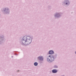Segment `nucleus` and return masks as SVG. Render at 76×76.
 <instances>
[{
	"instance_id": "ddd939ff",
	"label": "nucleus",
	"mask_w": 76,
	"mask_h": 76,
	"mask_svg": "<svg viewBox=\"0 0 76 76\" xmlns=\"http://www.w3.org/2000/svg\"><path fill=\"white\" fill-rule=\"evenodd\" d=\"M23 38V37H20V39L22 40V38Z\"/></svg>"
},
{
	"instance_id": "f03ea898",
	"label": "nucleus",
	"mask_w": 76,
	"mask_h": 76,
	"mask_svg": "<svg viewBox=\"0 0 76 76\" xmlns=\"http://www.w3.org/2000/svg\"><path fill=\"white\" fill-rule=\"evenodd\" d=\"M1 12L5 15H9L10 14V9L7 7L1 9Z\"/></svg>"
},
{
	"instance_id": "a211bd4d",
	"label": "nucleus",
	"mask_w": 76,
	"mask_h": 76,
	"mask_svg": "<svg viewBox=\"0 0 76 76\" xmlns=\"http://www.w3.org/2000/svg\"><path fill=\"white\" fill-rule=\"evenodd\" d=\"M12 54H15V53H13Z\"/></svg>"
},
{
	"instance_id": "423d86ee",
	"label": "nucleus",
	"mask_w": 76,
	"mask_h": 76,
	"mask_svg": "<svg viewBox=\"0 0 76 76\" xmlns=\"http://www.w3.org/2000/svg\"><path fill=\"white\" fill-rule=\"evenodd\" d=\"M52 58L53 60V61L56 58H57V53H54V55H52Z\"/></svg>"
},
{
	"instance_id": "6ab92c4d",
	"label": "nucleus",
	"mask_w": 76,
	"mask_h": 76,
	"mask_svg": "<svg viewBox=\"0 0 76 76\" xmlns=\"http://www.w3.org/2000/svg\"><path fill=\"white\" fill-rule=\"evenodd\" d=\"M18 72H19V70H18Z\"/></svg>"
},
{
	"instance_id": "1a4fd4ad",
	"label": "nucleus",
	"mask_w": 76,
	"mask_h": 76,
	"mask_svg": "<svg viewBox=\"0 0 76 76\" xmlns=\"http://www.w3.org/2000/svg\"><path fill=\"white\" fill-rule=\"evenodd\" d=\"M54 51H53V50H50L49 51L48 54L50 55H52L54 54Z\"/></svg>"
},
{
	"instance_id": "f8f14e48",
	"label": "nucleus",
	"mask_w": 76,
	"mask_h": 76,
	"mask_svg": "<svg viewBox=\"0 0 76 76\" xmlns=\"http://www.w3.org/2000/svg\"><path fill=\"white\" fill-rule=\"evenodd\" d=\"M38 62H35L34 63V65L35 66H38Z\"/></svg>"
},
{
	"instance_id": "39448f33",
	"label": "nucleus",
	"mask_w": 76,
	"mask_h": 76,
	"mask_svg": "<svg viewBox=\"0 0 76 76\" xmlns=\"http://www.w3.org/2000/svg\"><path fill=\"white\" fill-rule=\"evenodd\" d=\"M63 14L61 12H56L54 15L55 18L59 19L61 18V16Z\"/></svg>"
},
{
	"instance_id": "20e7f679",
	"label": "nucleus",
	"mask_w": 76,
	"mask_h": 76,
	"mask_svg": "<svg viewBox=\"0 0 76 76\" xmlns=\"http://www.w3.org/2000/svg\"><path fill=\"white\" fill-rule=\"evenodd\" d=\"M62 5H65L66 7H68L70 5V1L69 0H64V1L62 2Z\"/></svg>"
},
{
	"instance_id": "9b49d317",
	"label": "nucleus",
	"mask_w": 76,
	"mask_h": 76,
	"mask_svg": "<svg viewBox=\"0 0 76 76\" xmlns=\"http://www.w3.org/2000/svg\"><path fill=\"white\" fill-rule=\"evenodd\" d=\"M53 67L55 69H58V66L56 65H55L53 66Z\"/></svg>"
},
{
	"instance_id": "4468645a",
	"label": "nucleus",
	"mask_w": 76,
	"mask_h": 76,
	"mask_svg": "<svg viewBox=\"0 0 76 76\" xmlns=\"http://www.w3.org/2000/svg\"><path fill=\"white\" fill-rule=\"evenodd\" d=\"M49 57H50V58H51V57H52V55H49L48 56Z\"/></svg>"
},
{
	"instance_id": "6e6552de",
	"label": "nucleus",
	"mask_w": 76,
	"mask_h": 76,
	"mask_svg": "<svg viewBox=\"0 0 76 76\" xmlns=\"http://www.w3.org/2000/svg\"><path fill=\"white\" fill-rule=\"evenodd\" d=\"M51 60L49 59V58H47V61L49 62V63H51V62H53V61H54V60L51 57H50Z\"/></svg>"
},
{
	"instance_id": "f3484780",
	"label": "nucleus",
	"mask_w": 76,
	"mask_h": 76,
	"mask_svg": "<svg viewBox=\"0 0 76 76\" xmlns=\"http://www.w3.org/2000/svg\"><path fill=\"white\" fill-rule=\"evenodd\" d=\"M15 52H17V51H14V53H15Z\"/></svg>"
},
{
	"instance_id": "9d476101",
	"label": "nucleus",
	"mask_w": 76,
	"mask_h": 76,
	"mask_svg": "<svg viewBox=\"0 0 76 76\" xmlns=\"http://www.w3.org/2000/svg\"><path fill=\"white\" fill-rule=\"evenodd\" d=\"M53 73H56L58 72V70L56 69H54L52 70Z\"/></svg>"
},
{
	"instance_id": "aec40b11",
	"label": "nucleus",
	"mask_w": 76,
	"mask_h": 76,
	"mask_svg": "<svg viewBox=\"0 0 76 76\" xmlns=\"http://www.w3.org/2000/svg\"><path fill=\"white\" fill-rule=\"evenodd\" d=\"M15 53H16V52H15Z\"/></svg>"
},
{
	"instance_id": "7ed1b4c3",
	"label": "nucleus",
	"mask_w": 76,
	"mask_h": 76,
	"mask_svg": "<svg viewBox=\"0 0 76 76\" xmlns=\"http://www.w3.org/2000/svg\"><path fill=\"white\" fill-rule=\"evenodd\" d=\"M6 38L5 36L3 34L0 35V45H2L5 42Z\"/></svg>"
},
{
	"instance_id": "2eb2a0df",
	"label": "nucleus",
	"mask_w": 76,
	"mask_h": 76,
	"mask_svg": "<svg viewBox=\"0 0 76 76\" xmlns=\"http://www.w3.org/2000/svg\"><path fill=\"white\" fill-rule=\"evenodd\" d=\"M15 56H18V54H15Z\"/></svg>"
},
{
	"instance_id": "0eeeda50",
	"label": "nucleus",
	"mask_w": 76,
	"mask_h": 76,
	"mask_svg": "<svg viewBox=\"0 0 76 76\" xmlns=\"http://www.w3.org/2000/svg\"><path fill=\"white\" fill-rule=\"evenodd\" d=\"M37 60H39L40 61H43L44 60V57L41 56L37 57Z\"/></svg>"
},
{
	"instance_id": "dca6fc26",
	"label": "nucleus",
	"mask_w": 76,
	"mask_h": 76,
	"mask_svg": "<svg viewBox=\"0 0 76 76\" xmlns=\"http://www.w3.org/2000/svg\"><path fill=\"white\" fill-rule=\"evenodd\" d=\"M11 57H12V58H13V56H11Z\"/></svg>"
},
{
	"instance_id": "f257e3e1",
	"label": "nucleus",
	"mask_w": 76,
	"mask_h": 76,
	"mask_svg": "<svg viewBox=\"0 0 76 76\" xmlns=\"http://www.w3.org/2000/svg\"><path fill=\"white\" fill-rule=\"evenodd\" d=\"M34 39L33 36H24L22 40L20 41V42L22 45L27 46L29 44H30L32 41V39Z\"/></svg>"
}]
</instances>
